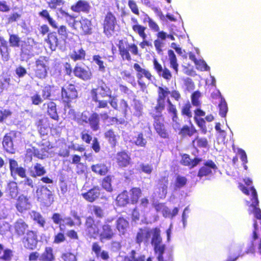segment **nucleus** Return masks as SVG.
Here are the masks:
<instances>
[{
	"instance_id": "nucleus-1",
	"label": "nucleus",
	"mask_w": 261,
	"mask_h": 261,
	"mask_svg": "<svg viewBox=\"0 0 261 261\" xmlns=\"http://www.w3.org/2000/svg\"><path fill=\"white\" fill-rule=\"evenodd\" d=\"M151 234L152 237L150 243L153 246L155 253H158V260L164 261L163 254L165 252V245L162 244V239L159 228L155 227L152 229L147 227L140 228L135 237L136 243L139 245L143 243L145 246H147L149 243Z\"/></svg>"
},
{
	"instance_id": "nucleus-2",
	"label": "nucleus",
	"mask_w": 261,
	"mask_h": 261,
	"mask_svg": "<svg viewBox=\"0 0 261 261\" xmlns=\"http://www.w3.org/2000/svg\"><path fill=\"white\" fill-rule=\"evenodd\" d=\"M168 94L167 91H162L159 93V97L156 98V104L154 110L150 113L153 119V126L155 132L162 138L168 139L169 137L170 131L166 127L165 117L162 114L165 110V96Z\"/></svg>"
},
{
	"instance_id": "nucleus-3",
	"label": "nucleus",
	"mask_w": 261,
	"mask_h": 261,
	"mask_svg": "<svg viewBox=\"0 0 261 261\" xmlns=\"http://www.w3.org/2000/svg\"><path fill=\"white\" fill-rule=\"evenodd\" d=\"M142 194V191L139 187H132L129 191L124 190L117 196L116 201L119 206H124L130 203L137 204Z\"/></svg>"
},
{
	"instance_id": "nucleus-4",
	"label": "nucleus",
	"mask_w": 261,
	"mask_h": 261,
	"mask_svg": "<svg viewBox=\"0 0 261 261\" xmlns=\"http://www.w3.org/2000/svg\"><path fill=\"white\" fill-rule=\"evenodd\" d=\"M62 13L67 19L74 20L71 27L73 30L79 33L81 35H91L92 33L91 20L82 16L79 21L75 20V17L68 12L64 11Z\"/></svg>"
},
{
	"instance_id": "nucleus-5",
	"label": "nucleus",
	"mask_w": 261,
	"mask_h": 261,
	"mask_svg": "<svg viewBox=\"0 0 261 261\" xmlns=\"http://www.w3.org/2000/svg\"><path fill=\"white\" fill-rule=\"evenodd\" d=\"M117 47L123 60L130 61L132 60L130 53L134 56L140 55L138 46L134 43H129L127 38L119 40Z\"/></svg>"
},
{
	"instance_id": "nucleus-6",
	"label": "nucleus",
	"mask_w": 261,
	"mask_h": 261,
	"mask_svg": "<svg viewBox=\"0 0 261 261\" xmlns=\"http://www.w3.org/2000/svg\"><path fill=\"white\" fill-rule=\"evenodd\" d=\"M113 219V218L106 219L103 224L100 226V229H98V232L95 233V236L99 237L101 242L111 240L116 236L114 225L112 224Z\"/></svg>"
},
{
	"instance_id": "nucleus-7",
	"label": "nucleus",
	"mask_w": 261,
	"mask_h": 261,
	"mask_svg": "<svg viewBox=\"0 0 261 261\" xmlns=\"http://www.w3.org/2000/svg\"><path fill=\"white\" fill-rule=\"evenodd\" d=\"M48 61L47 58L45 56H40L35 60L33 68L35 77L43 80L47 76L48 70L49 69Z\"/></svg>"
},
{
	"instance_id": "nucleus-8",
	"label": "nucleus",
	"mask_w": 261,
	"mask_h": 261,
	"mask_svg": "<svg viewBox=\"0 0 261 261\" xmlns=\"http://www.w3.org/2000/svg\"><path fill=\"white\" fill-rule=\"evenodd\" d=\"M78 97L77 90L75 85L72 83H67L61 88V97L63 102L68 107L70 103Z\"/></svg>"
},
{
	"instance_id": "nucleus-9",
	"label": "nucleus",
	"mask_w": 261,
	"mask_h": 261,
	"mask_svg": "<svg viewBox=\"0 0 261 261\" xmlns=\"http://www.w3.org/2000/svg\"><path fill=\"white\" fill-rule=\"evenodd\" d=\"M117 24V18L111 11H108L104 17L102 23L103 33L107 37H110L115 31Z\"/></svg>"
},
{
	"instance_id": "nucleus-10",
	"label": "nucleus",
	"mask_w": 261,
	"mask_h": 261,
	"mask_svg": "<svg viewBox=\"0 0 261 261\" xmlns=\"http://www.w3.org/2000/svg\"><path fill=\"white\" fill-rule=\"evenodd\" d=\"M80 120L82 123L89 124L93 131H97L100 128L99 115L95 112L91 113L87 111L83 112Z\"/></svg>"
},
{
	"instance_id": "nucleus-11",
	"label": "nucleus",
	"mask_w": 261,
	"mask_h": 261,
	"mask_svg": "<svg viewBox=\"0 0 261 261\" xmlns=\"http://www.w3.org/2000/svg\"><path fill=\"white\" fill-rule=\"evenodd\" d=\"M253 230L252 232V241L250 245L245 250L246 254H254L257 252L261 254V238H259L257 233L258 230V225L256 220L253 222Z\"/></svg>"
},
{
	"instance_id": "nucleus-12",
	"label": "nucleus",
	"mask_w": 261,
	"mask_h": 261,
	"mask_svg": "<svg viewBox=\"0 0 261 261\" xmlns=\"http://www.w3.org/2000/svg\"><path fill=\"white\" fill-rule=\"evenodd\" d=\"M36 193L37 200L43 206L48 207L53 203V194L46 186H41L37 190Z\"/></svg>"
},
{
	"instance_id": "nucleus-13",
	"label": "nucleus",
	"mask_w": 261,
	"mask_h": 261,
	"mask_svg": "<svg viewBox=\"0 0 261 261\" xmlns=\"http://www.w3.org/2000/svg\"><path fill=\"white\" fill-rule=\"evenodd\" d=\"M21 242L23 247L26 249L29 250H35L37 248L38 243L37 232L33 230L28 231L25 235L22 238Z\"/></svg>"
},
{
	"instance_id": "nucleus-14",
	"label": "nucleus",
	"mask_w": 261,
	"mask_h": 261,
	"mask_svg": "<svg viewBox=\"0 0 261 261\" xmlns=\"http://www.w3.org/2000/svg\"><path fill=\"white\" fill-rule=\"evenodd\" d=\"M82 140L86 144H89L92 142L91 148L95 153H98L101 149L100 142L96 137L92 138V132L88 129H84L80 134Z\"/></svg>"
},
{
	"instance_id": "nucleus-15",
	"label": "nucleus",
	"mask_w": 261,
	"mask_h": 261,
	"mask_svg": "<svg viewBox=\"0 0 261 261\" xmlns=\"http://www.w3.org/2000/svg\"><path fill=\"white\" fill-rule=\"evenodd\" d=\"M91 94L92 99L97 101V96H98V95H100L101 98L106 97H111L112 90L110 88L101 80L99 82L96 88L91 89Z\"/></svg>"
},
{
	"instance_id": "nucleus-16",
	"label": "nucleus",
	"mask_w": 261,
	"mask_h": 261,
	"mask_svg": "<svg viewBox=\"0 0 261 261\" xmlns=\"http://www.w3.org/2000/svg\"><path fill=\"white\" fill-rule=\"evenodd\" d=\"M114 160L120 168H126L132 163L130 154L126 150L117 152L114 156Z\"/></svg>"
},
{
	"instance_id": "nucleus-17",
	"label": "nucleus",
	"mask_w": 261,
	"mask_h": 261,
	"mask_svg": "<svg viewBox=\"0 0 261 261\" xmlns=\"http://www.w3.org/2000/svg\"><path fill=\"white\" fill-rule=\"evenodd\" d=\"M73 73L75 77L84 81L90 80L93 76L92 72L88 67L85 68L78 63L74 66Z\"/></svg>"
},
{
	"instance_id": "nucleus-18",
	"label": "nucleus",
	"mask_w": 261,
	"mask_h": 261,
	"mask_svg": "<svg viewBox=\"0 0 261 261\" xmlns=\"http://www.w3.org/2000/svg\"><path fill=\"white\" fill-rule=\"evenodd\" d=\"M35 125L37 130L42 136L48 135L49 131L54 128V125L47 117H43L39 119L35 122Z\"/></svg>"
},
{
	"instance_id": "nucleus-19",
	"label": "nucleus",
	"mask_w": 261,
	"mask_h": 261,
	"mask_svg": "<svg viewBox=\"0 0 261 261\" xmlns=\"http://www.w3.org/2000/svg\"><path fill=\"white\" fill-rule=\"evenodd\" d=\"M153 68L158 75L163 78L167 81H169L172 78V74L171 71L167 67H163L162 64L158 61L156 58L152 60Z\"/></svg>"
},
{
	"instance_id": "nucleus-20",
	"label": "nucleus",
	"mask_w": 261,
	"mask_h": 261,
	"mask_svg": "<svg viewBox=\"0 0 261 261\" xmlns=\"http://www.w3.org/2000/svg\"><path fill=\"white\" fill-rule=\"evenodd\" d=\"M16 131L10 130L4 136L2 142L4 150L9 153L15 152L13 139L16 137Z\"/></svg>"
},
{
	"instance_id": "nucleus-21",
	"label": "nucleus",
	"mask_w": 261,
	"mask_h": 261,
	"mask_svg": "<svg viewBox=\"0 0 261 261\" xmlns=\"http://www.w3.org/2000/svg\"><path fill=\"white\" fill-rule=\"evenodd\" d=\"M9 162L10 173L12 177L18 176L22 178L26 177L27 170L24 167L19 166L18 162L14 159H10Z\"/></svg>"
},
{
	"instance_id": "nucleus-22",
	"label": "nucleus",
	"mask_w": 261,
	"mask_h": 261,
	"mask_svg": "<svg viewBox=\"0 0 261 261\" xmlns=\"http://www.w3.org/2000/svg\"><path fill=\"white\" fill-rule=\"evenodd\" d=\"M42 109L45 111L46 114L53 120L58 121L60 116L57 112V104L53 101H47L43 104Z\"/></svg>"
},
{
	"instance_id": "nucleus-23",
	"label": "nucleus",
	"mask_w": 261,
	"mask_h": 261,
	"mask_svg": "<svg viewBox=\"0 0 261 261\" xmlns=\"http://www.w3.org/2000/svg\"><path fill=\"white\" fill-rule=\"evenodd\" d=\"M217 168L215 163L212 160H209L199 169L197 176L201 179L203 177L208 176L212 174V169L216 170Z\"/></svg>"
},
{
	"instance_id": "nucleus-24",
	"label": "nucleus",
	"mask_w": 261,
	"mask_h": 261,
	"mask_svg": "<svg viewBox=\"0 0 261 261\" xmlns=\"http://www.w3.org/2000/svg\"><path fill=\"white\" fill-rule=\"evenodd\" d=\"M31 206V203L29 198L23 194L20 195L16 199L15 207L19 213H23L29 210Z\"/></svg>"
},
{
	"instance_id": "nucleus-25",
	"label": "nucleus",
	"mask_w": 261,
	"mask_h": 261,
	"mask_svg": "<svg viewBox=\"0 0 261 261\" xmlns=\"http://www.w3.org/2000/svg\"><path fill=\"white\" fill-rule=\"evenodd\" d=\"M13 227L15 234L19 237L24 236L28 231H30L29 224L22 219H17Z\"/></svg>"
},
{
	"instance_id": "nucleus-26",
	"label": "nucleus",
	"mask_w": 261,
	"mask_h": 261,
	"mask_svg": "<svg viewBox=\"0 0 261 261\" xmlns=\"http://www.w3.org/2000/svg\"><path fill=\"white\" fill-rule=\"evenodd\" d=\"M71 10L76 13H89L91 6L88 2L85 0H79L71 6Z\"/></svg>"
},
{
	"instance_id": "nucleus-27",
	"label": "nucleus",
	"mask_w": 261,
	"mask_h": 261,
	"mask_svg": "<svg viewBox=\"0 0 261 261\" xmlns=\"http://www.w3.org/2000/svg\"><path fill=\"white\" fill-rule=\"evenodd\" d=\"M44 41L47 43L48 47L51 50H55L61 42L60 38L55 31H52L48 33Z\"/></svg>"
},
{
	"instance_id": "nucleus-28",
	"label": "nucleus",
	"mask_w": 261,
	"mask_h": 261,
	"mask_svg": "<svg viewBox=\"0 0 261 261\" xmlns=\"http://www.w3.org/2000/svg\"><path fill=\"white\" fill-rule=\"evenodd\" d=\"M100 195V189L98 186H94L88 191L82 193L83 197L89 202H93L97 200Z\"/></svg>"
},
{
	"instance_id": "nucleus-29",
	"label": "nucleus",
	"mask_w": 261,
	"mask_h": 261,
	"mask_svg": "<svg viewBox=\"0 0 261 261\" xmlns=\"http://www.w3.org/2000/svg\"><path fill=\"white\" fill-rule=\"evenodd\" d=\"M201 161V158L196 157L193 159H191L189 154L185 153L181 155L180 163L183 166H188L191 169L197 166Z\"/></svg>"
},
{
	"instance_id": "nucleus-30",
	"label": "nucleus",
	"mask_w": 261,
	"mask_h": 261,
	"mask_svg": "<svg viewBox=\"0 0 261 261\" xmlns=\"http://www.w3.org/2000/svg\"><path fill=\"white\" fill-rule=\"evenodd\" d=\"M0 55L4 62L8 61L10 59V49L4 38L0 36Z\"/></svg>"
},
{
	"instance_id": "nucleus-31",
	"label": "nucleus",
	"mask_w": 261,
	"mask_h": 261,
	"mask_svg": "<svg viewBox=\"0 0 261 261\" xmlns=\"http://www.w3.org/2000/svg\"><path fill=\"white\" fill-rule=\"evenodd\" d=\"M86 51L82 47L78 48H74L69 54V57L74 62L85 61L86 60Z\"/></svg>"
},
{
	"instance_id": "nucleus-32",
	"label": "nucleus",
	"mask_w": 261,
	"mask_h": 261,
	"mask_svg": "<svg viewBox=\"0 0 261 261\" xmlns=\"http://www.w3.org/2000/svg\"><path fill=\"white\" fill-rule=\"evenodd\" d=\"M85 226L89 234L95 236V233L98 232L97 225L95 220L92 216H88L86 218Z\"/></svg>"
},
{
	"instance_id": "nucleus-33",
	"label": "nucleus",
	"mask_w": 261,
	"mask_h": 261,
	"mask_svg": "<svg viewBox=\"0 0 261 261\" xmlns=\"http://www.w3.org/2000/svg\"><path fill=\"white\" fill-rule=\"evenodd\" d=\"M164 90V91H167L168 94L166 96H165V98L164 99V102H165V107H166V97H168V95L170 94L172 98L174 99L176 101H179L181 99V95L179 93V92L176 90H172L171 91H170L169 90V88L166 86L162 87V86H159L158 87V97L157 98L159 97V93L161 92L162 93V91Z\"/></svg>"
},
{
	"instance_id": "nucleus-34",
	"label": "nucleus",
	"mask_w": 261,
	"mask_h": 261,
	"mask_svg": "<svg viewBox=\"0 0 261 261\" xmlns=\"http://www.w3.org/2000/svg\"><path fill=\"white\" fill-rule=\"evenodd\" d=\"M92 250L95 253L97 257H100L104 260H107L109 259L110 256L108 252L102 250L101 251V247L97 242H94L92 245Z\"/></svg>"
},
{
	"instance_id": "nucleus-35",
	"label": "nucleus",
	"mask_w": 261,
	"mask_h": 261,
	"mask_svg": "<svg viewBox=\"0 0 261 261\" xmlns=\"http://www.w3.org/2000/svg\"><path fill=\"white\" fill-rule=\"evenodd\" d=\"M134 68L137 71L138 80H141L144 75L148 80H151L152 75L148 70L142 68L138 63H135L134 64Z\"/></svg>"
},
{
	"instance_id": "nucleus-36",
	"label": "nucleus",
	"mask_w": 261,
	"mask_h": 261,
	"mask_svg": "<svg viewBox=\"0 0 261 261\" xmlns=\"http://www.w3.org/2000/svg\"><path fill=\"white\" fill-rule=\"evenodd\" d=\"M55 256L54 254L53 249L51 247H45L43 252L40 256V261H55Z\"/></svg>"
},
{
	"instance_id": "nucleus-37",
	"label": "nucleus",
	"mask_w": 261,
	"mask_h": 261,
	"mask_svg": "<svg viewBox=\"0 0 261 261\" xmlns=\"http://www.w3.org/2000/svg\"><path fill=\"white\" fill-rule=\"evenodd\" d=\"M197 133V130L196 129L195 126L192 124L191 126L188 125H183L180 132H178V134L182 137L186 136L191 137L195 134Z\"/></svg>"
},
{
	"instance_id": "nucleus-38",
	"label": "nucleus",
	"mask_w": 261,
	"mask_h": 261,
	"mask_svg": "<svg viewBox=\"0 0 261 261\" xmlns=\"http://www.w3.org/2000/svg\"><path fill=\"white\" fill-rule=\"evenodd\" d=\"M129 227V222L123 217H119L116 222V227L119 232L124 234Z\"/></svg>"
},
{
	"instance_id": "nucleus-39",
	"label": "nucleus",
	"mask_w": 261,
	"mask_h": 261,
	"mask_svg": "<svg viewBox=\"0 0 261 261\" xmlns=\"http://www.w3.org/2000/svg\"><path fill=\"white\" fill-rule=\"evenodd\" d=\"M169 57L170 67L173 69L175 74H178L179 65L177 63V60L173 50L169 49L168 51Z\"/></svg>"
},
{
	"instance_id": "nucleus-40",
	"label": "nucleus",
	"mask_w": 261,
	"mask_h": 261,
	"mask_svg": "<svg viewBox=\"0 0 261 261\" xmlns=\"http://www.w3.org/2000/svg\"><path fill=\"white\" fill-rule=\"evenodd\" d=\"M3 252V254L0 256V260L3 261H11L13 257V251L9 248H4V246L0 243V255Z\"/></svg>"
},
{
	"instance_id": "nucleus-41",
	"label": "nucleus",
	"mask_w": 261,
	"mask_h": 261,
	"mask_svg": "<svg viewBox=\"0 0 261 261\" xmlns=\"http://www.w3.org/2000/svg\"><path fill=\"white\" fill-rule=\"evenodd\" d=\"M91 169L96 174L101 176L106 175L108 172L109 169L103 163H98L91 166Z\"/></svg>"
},
{
	"instance_id": "nucleus-42",
	"label": "nucleus",
	"mask_w": 261,
	"mask_h": 261,
	"mask_svg": "<svg viewBox=\"0 0 261 261\" xmlns=\"http://www.w3.org/2000/svg\"><path fill=\"white\" fill-rule=\"evenodd\" d=\"M39 15L44 19L47 20L49 25L54 29L58 28L57 23L50 15L49 13L46 9H43L39 12Z\"/></svg>"
},
{
	"instance_id": "nucleus-43",
	"label": "nucleus",
	"mask_w": 261,
	"mask_h": 261,
	"mask_svg": "<svg viewBox=\"0 0 261 261\" xmlns=\"http://www.w3.org/2000/svg\"><path fill=\"white\" fill-rule=\"evenodd\" d=\"M168 182V175L161 176L158 181V189L160 191H162L164 195H166L167 193Z\"/></svg>"
},
{
	"instance_id": "nucleus-44",
	"label": "nucleus",
	"mask_w": 261,
	"mask_h": 261,
	"mask_svg": "<svg viewBox=\"0 0 261 261\" xmlns=\"http://www.w3.org/2000/svg\"><path fill=\"white\" fill-rule=\"evenodd\" d=\"M167 112L171 117L172 121H176V119H178L177 110L176 106L173 105L169 98H167Z\"/></svg>"
},
{
	"instance_id": "nucleus-45",
	"label": "nucleus",
	"mask_w": 261,
	"mask_h": 261,
	"mask_svg": "<svg viewBox=\"0 0 261 261\" xmlns=\"http://www.w3.org/2000/svg\"><path fill=\"white\" fill-rule=\"evenodd\" d=\"M218 96L220 98V101L218 105L219 114L222 117H225L228 112L227 104L220 93L218 92Z\"/></svg>"
},
{
	"instance_id": "nucleus-46",
	"label": "nucleus",
	"mask_w": 261,
	"mask_h": 261,
	"mask_svg": "<svg viewBox=\"0 0 261 261\" xmlns=\"http://www.w3.org/2000/svg\"><path fill=\"white\" fill-rule=\"evenodd\" d=\"M34 171H30V175L33 177L41 176L46 173L45 168L40 163H36L34 167Z\"/></svg>"
},
{
	"instance_id": "nucleus-47",
	"label": "nucleus",
	"mask_w": 261,
	"mask_h": 261,
	"mask_svg": "<svg viewBox=\"0 0 261 261\" xmlns=\"http://www.w3.org/2000/svg\"><path fill=\"white\" fill-rule=\"evenodd\" d=\"M137 252L135 250H132L128 256L124 257V261H145L146 257L144 254H140L136 256Z\"/></svg>"
},
{
	"instance_id": "nucleus-48",
	"label": "nucleus",
	"mask_w": 261,
	"mask_h": 261,
	"mask_svg": "<svg viewBox=\"0 0 261 261\" xmlns=\"http://www.w3.org/2000/svg\"><path fill=\"white\" fill-rule=\"evenodd\" d=\"M133 143L137 146L145 147L147 144V140L144 137L142 132L139 133L137 136L133 138Z\"/></svg>"
},
{
	"instance_id": "nucleus-49",
	"label": "nucleus",
	"mask_w": 261,
	"mask_h": 261,
	"mask_svg": "<svg viewBox=\"0 0 261 261\" xmlns=\"http://www.w3.org/2000/svg\"><path fill=\"white\" fill-rule=\"evenodd\" d=\"M104 136L111 144L113 146L116 145L118 136L115 134L113 129H110L108 130L105 133Z\"/></svg>"
},
{
	"instance_id": "nucleus-50",
	"label": "nucleus",
	"mask_w": 261,
	"mask_h": 261,
	"mask_svg": "<svg viewBox=\"0 0 261 261\" xmlns=\"http://www.w3.org/2000/svg\"><path fill=\"white\" fill-rule=\"evenodd\" d=\"M56 29H57L56 32L60 36V38L65 41L68 38L69 31L67 27L65 25H61L58 27Z\"/></svg>"
},
{
	"instance_id": "nucleus-51",
	"label": "nucleus",
	"mask_w": 261,
	"mask_h": 261,
	"mask_svg": "<svg viewBox=\"0 0 261 261\" xmlns=\"http://www.w3.org/2000/svg\"><path fill=\"white\" fill-rule=\"evenodd\" d=\"M66 240L65 233L63 229L55 233L53 237V243L54 244H60L64 242Z\"/></svg>"
},
{
	"instance_id": "nucleus-52",
	"label": "nucleus",
	"mask_w": 261,
	"mask_h": 261,
	"mask_svg": "<svg viewBox=\"0 0 261 261\" xmlns=\"http://www.w3.org/2000/svg\"><path fill=\"white\" fill-rule=\"evenodd\" d=\"M147 30V28L146 27L141 24L132 28L133 32L137 34L141 38L147 37V35L145 32Z\"/></svg>"
},
{
	"instance_id": "nucleus-53",
	"label": "nucleus",
	"mask_w": 261,
	"mask_h": 261,
	"mask_svg": "<svg viewBox=\"0 0 261 261\" xmlns=\"http://www.w3.org/2000/svg\"><path fill=\"white\" fill-rule=\"evenodd\" d=\"M21 42V39L18 35L11 34L9 35V43L12 47H19Z\"/></svg>"
},
{
	"instance_id": "nucleus-54",
	"label": "nucleus",
	"mask_w": 261,
	"mask_h": 261,
	"mask_svg": "<svg viewBox=\"0 0 261 261\" xmlns=\"http://www.w3.org/2000/svg\"><path fill=\"white\" fill-rule=\"evenodd\" d=\"M92 59L98 66V70L102 72H105L106 71V66L101 57L99 55H94L92 57Z\"/></svg>"
},
{
	"instance_id": "nucleus-55",
	"label": "nucleus",
	"mask_w": 261,
	"mask_h": 261,
	"mask_svg": "<svg viewBox=\"0 0 261 261\" xmlns=\"http://www.w3.org/2000/svg\"><path fill=\"white\" fill-rule=\"evenodd\" d=\"M145 18L143 22H147L149 28L154 32H159L160 31V27L158 24L147 14H144Z\"/></svg>"
},
{
	"instance_id": "nucleus-56",
	"label": "nucleus",
	"mask_w": 261,
	"mask_h": 261,
	"mask_svg": "<svg viewBox=\"0 0 261 261\" xmlns=\"http://www.w3.org/2000/svg\"><path fill=\"white\" fill-rule=\"evenodd\" d=\"M32 213L33 220L36 222L40 226L44 227L46 222L42 215L40 213L35 211H32Z\"/></svg>"
},
{
	"instance_id": "nucleus-57",
	"label": "nucleus",
	"mask_w": 261,
	"mask_h": 261,
	"mask_svg": "<svg viewBox=\"0 0 261 261\" xmlns=\"http://www.w3.org/2000/svg\"><path fill=\"white\" fill-rule=\"evenodd\" d=\"M96 218L101 219L105 217V212L103 208L99 205H92L89 206Z\"/></svg>"
},
{
	"instance_id": "nucleus-58",
	"label": "nucleus",
	"mask_w": 261,
	"mask_h": 261,
	"mask_svg": "<svg viewBox=\"0 0 261 261\" xmlns=\"http://www.w3.org/2000/svg\"><path fill=\"white\" fill-rule=\"evenodd\" d=\"M7 191L12 198L15 197L18 194V187L15 182H10L8 185Z\"/></svg>"
},
{
	"instance_id": "nucleus-59",
	"label": "nucleus",
	"mask_w": 261,
	"mask_h": 261,
	"mask_svg": "<svg viewBox=\"0 0 261 261\" xmlns=\"http://www.w3.org/2000/svg\"><path fill=\"white\" fill-rule=\"evenodd\" d=\"M196 142L197 146L199 148H206L208 146V141L206 138H200L196 136L192 141V143Z\"/></svg>"
},
{
	"instance_id": "nucleus-60",
	"label": "nucleus",
	"mask_w": 261,
	"mask_h": 261,
	"mask_svg": "<svg viewBox=\"0 0 261 261\" xmlns=\"http://www.w3.org/2000/svg\"><path fill=\"white\" fill-rule=\"evenodd\" d=\"M64 3L63 0H49L47 2V5L50 9L55 10L63 6Z\"/></svg>"
},
{
	"instance_id": "nucleus-61",
	"label": "nucleus",
	"mask_w": 261,
	"mask_h": 261,
	"mask_svg": "<svg viewBox=\"0 0 261 261\" xmlns=\"http://www.w3.org/2000/svg\"><path fill=\"white\" fill-rule=\"evenodd\" d=\"M191 105L189 102H187L184 105L181 109V114L184 116H187L189 118H191L192 114L191 111Z\"/></svg>"
},
{
	"instance_id": "nucleus-62",
	"label": "nucleus",
	"mask_w": 261,
	"mask_h": 261,
	"mask_svg": "<svg viewBox=\"0 0 261 261\" xmlns=\"http://www.w3.org/2000/svg\"><path fill=\"white\" fill-rule=\"evenodd\" d=\"M187 179L186 177L179 175H177L174 182L175 189H180L184 187L187 184Z\"/></svg>"
},
{
	"instance_id": "nucleus-63",
	"label": "nucleus",
	"mask_w": 261,
	"mask_h": 261,
	"mask_svg": "<svg viewBox=\"0 0 261 261\" xmlns=\"http://www.w3.org/2000/svg\"><path fill=\"white\" fill-rule=\"evenodd\" d=\"M111 181L112 178L110 175L105 176L102 180L101 186L102 188L108 191H112V188L111 186Z\"/></svg>"
},
{
	"instance_id": "nucleus-64",
	"label": "nucleus",
	"mask_w": 261,
	"mask_h": 261,
	"mask_svg": "<svg viewBox=\"0 0 261 261\" xmlns=\"http://www.w3.org/2000/svg\"><path fill=\"white\" fill-rule=\"evenodd\" d=\"M61 258L63 261H77L76 255L71 252H65L61 254Z\"/></svg>"
}]
</instances>
